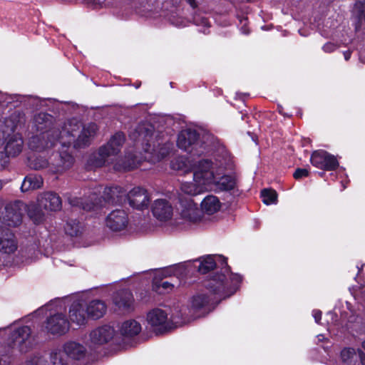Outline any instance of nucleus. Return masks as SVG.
I'll use <instances>...</instances> for the list:
<instances>
[{
	"instance_id": "nucleus-1",
	"label": "nucleus",
	"mask_w": 365,
	"mask_h": 365,
	"mask_svg": "<svg viewBox=\"0 0 365 365\" xmlns=\"http://www.w3.org/2000/svg\"><path fill=\"white\" fill-rule=\"evenodd\" d=\"M241 280V276L230 273L227 268L225 272L215 274L205 282L203 288L190 297L187 307L190 317L184 318L180 312L173 313L170 317V321L176 325H181L189 322L190 319L205 316L220 301L233 294Z\"/></svg>"
},
{
	"instance_id": "nucleus-2",
	"label": "nucleus",
	"mask_w": 365,
	"mask_h": 365,
	"mask_svg": "<svg viewBox=\"0 0 365 365\" xmlns=\"http://www.w3.org/2000/svg\"><path fill=\"white\" fill-rule=\"evenodd\" d=\"M81 128V124L77 120H69L61 130L51 129L31 136L28 141L29 148L34 152L50 154L53 149L59 153L60 147L63 150L68 149L71 144L75 148L86 146L96 134L97 125L89 123L80 133Z\"/></svg>"
},
{
	"instance_id": "nucleus-3",
	"label": "nucleus",
	"mask_w": 365,
	"mask_h": 365,
	"mask_svg": "<svg viewBox=\"0 0 365 365\" xmlns=\"http://www.w3.org/2000/svg\"><path fill=\"white\" fill-rule=\"evenodd\" d=\"M125 140L122 133H115L108 143L101 147L98 153H94L89 159V163L93 167H101L106 165L114 164L116 170H128L137 167L138 163L131 156H128L125 161L117 158L120 148Z\"/></svg>"
},
{
	"instance_id": "nucleus-4",
	"label": "nucleus",
	"mask_w": 365,
	"mask_h": 365,
	"mask_svg": "<svg viewBox=\"0 0 365 365\" xmlns=\"http://www.w3.org/2000/svg\"><path fill=\"white\" fill-rule=\"evenodd\" d=\"M24 120V115L19 111H14L9 117L0 120V131L1 138H4L1 148L9 158L16 157L23 150V138L16 130Z\"/></svg>"
},
{
	"instance_id": "nucleus-5",
	"label": "nucleus",
	"mask_w": 365,
	"mask_h": 365,
	"mask_svg": "<svg viewBox=\"0 0 365 365\" xmlns=\"http://www.w3.org/2000/svg\"><path fill=\"white\" fill-rule=\"evenodd\" d=\"M68 302H70L68 299H56L35 312V314L40 315L44 312H49V317L45 322V328L48 333L53 335H63L68 331L69 321L64 313Z\"/></svg>"
},
{
	"instance_id": "nucleus-6",
	"label": "nucleus",
	"mask_w": 365,
	"mask_h": 365,
	"mask_svg": "<svg viewBox=\"0 0 365 365\" xmlns=\"http://www.w3.org/2000/svg\"><path fill=\"white\" fill-rule=\"evenodd\" d=\"M210 160H199L193 173L192 181L182 182L181 191L187 195L195 196L210 190L213 180V170H210Z\"/></svg>"
},
{
	"instance_id": "nucleus-7",
	"label": "nucleus",
	"mask_w": 365,
	"mask_h": 365,
	"mask_svg": "<svg viewBox=\"0 0 365 365\" xmlns=\"http://www.w3.org/2000/svg\"><path fill=\"white\" fill-rule=\"evenodd\" d=\"M210 169L213 170V180L210 190L215 188L221 191H227L234 189L236 185L235 175L224 174L220 176L222 170H232L234 164L230 156L225 153L222 160L217 159L215 163L210 161Z\"/></svg>"
},
{
	"instance_id": "nucleus-8",
	"label": "nucleus",
	"mask_w": 365,
	"mask_h": 365,
	"mask_svg": "<svg viewBox=\"0 0 365 365\" xmlns=\"http://www.w3.org/2000/svg\"><path fill=\"white\" fill-rule=\"evenodd\" d=\"M53 159L48 163L41 156L31 157L29 158V165L34 170L47 169L50 173H62L69 168L73 163V158L66 150H61L59 153H52Z\"/></svg>"
},
{
	"instance_id": "nucleus-9",
	"label": "nucleus",
	"mask_w": 365,
	"mask_h": 365,
	"mask_svg": "<svg viewBox=\"0 0 365 365\" xmlns=\"http://www.w3.org/2000/svg\"><path fill=\"white\" fill-rule=\"evenodd\" d=\"M86 355V347L75 341L66 342L62 349L51 354V365H73V361H80Z\"/></svg>"
},
{
	"instance_id": "nucleus-10",
	"label": "nucleus",
	"mask_w": 365,
	"mask_h": 365,
	"mask_svg": "<svg viewBox=\"0 0 365 365\" xmlns=\"http://www.w3.org/2000/svg\"><path fill=\"white\" fill-rule=\"evenodd\" d=\"M9 330L11 335L9 339V346L20 352H26L33 346L31 330L29 326L18 327L13 324Z\"/></svg>"
},
{
	"instance_id": "nucleus-11",
	"label": "nucleus",
	"mask_w": 365,
	"mask_h": 365,
	"mask_svg": "<svg viewBox=\"0 0 365 365\" xmlns=\"http://www.w3.org/2000/svg\"><path fill=\"white\" fill-rule=\"evenodd\" d=\"M179 222H176L178 226L185 228L192 225H196L202 221V212L197 205L192 199H181L180 207Z\"/></svg>"
},
{
	"instance_id": "nucleus-12",
	"label": "nucleus",
	"mask_w": 365,
	"mask_h": 365,
	"mask_svg": "<svg viewBox=\"0 0 365 365\" xmlns=\"http://www.w3.org/2000/svg\"><path fill=\"white\" fill-rule=\"evenodd\" d=\"M25 210L26 205L22 202L7 203L0 208V221L7 226L16 227L21 224Z\"/></svg>"
},
{
	"instance_id": "nucleus-13",
	"label": "nucleus",
	"mask_w": 365,
	"mask_h": 365,
	"mask_svg": "<svg viewBox=\"0 0 365 365\" xmlns=\"http://www.w3.org/2000/svg\"><path fill=\"white\" fill-rule=\"evenodd\" d=\"M126 196V192L119 186L108 187L103 190V200L98 199V202L91 203H82L83 210H91L108 204H120Z\"/></svg>"
},
{
	"instance_id": "nucleus-14",
	"label": "nucleus",
	"mask_w": 365,
	"mask_h": 365,
	"mask_svg": "<svg viewBox=\"0 0 365 365\" xmlns=\"http://www.w3.org/2000/svg\"><path fill=\"white\" fill-rule=\"evenodd\" d=\"M199 135L196 130L187 128L180 132L178 136L177 145L179 148L192 153L193 155H200L204 151L198 150L202 145L198 142Z\"/></svg>"
},
{
	"instance_id": "nucleus-15",
	"label": "nucleus",
	"mask_w": 365,
	"mask_h": 365,
	"mask_svg": "<svg viewBox=\"0 0 365 365\" xmlns=\"http://www.w3.org/2000/svg\"><path fill=\"white\" fill-rule=\"evenodd\" d=\"M146 321L153 331L161 334L167 331L168 325V315L166 311L155 308L147 314Z\"/></svg>"
},
{
	"instance_id": "nucleus-16",
	"label": "nucleus",
	"mask_w": 365,
	"mask_h": 365,
	"mask_svg": "<svg viewBox=\"0 0 365 365\" xmlns=\"http://www.w3.org/2000/svg\"><path fill=\"white\" fill-rule=\"evenodd\" d=\"M311 163L313 166L324 170H333L339 166L335 156L323 150H316L312 154Z\"/></svg>"
},
{
	"instance_id": "nucleus-17",
	"label": "nucleus",
	"mask_w": 365,
	"mask_h": 365,
	"mask_svg": "<svg viewBox=\"0 0 365 365\" xmlns=\"http://www.w3.org/2000/svg\"><path fill=\"white\" fill-rule=\"evenodd\" d=\"M154 133L153 126L148 123H143L137 125V127L130 132V138L136 142L141 143L143 145L145 144V151L150 153L151 145L149 144L150 139Z\"/></svg>"
},
{
	"instance_id": "nucleus-18",
	"label": "nucleus",
	"mask_w": 365,
	"mask_h": 365,
	"mask_svg": "<svg viewBox=\"0 0 365 365\" xmlns=\"http://www.w3.org/2000/svg\"><path fill=\"white\" fill-rule=\"evenodd\" d=\"M68 314L71 322L80 326L86 324L88 319L86 301L82 298L74 299L70 305Z\"/></svg>"
},
{
	"instance_id": "nucleus-19",
	"label": "nucleus",
	"mask_w": 365,
	"mask_h": 365,
	"mask_svg": "<svg viewBox=\"0 0 365 365\" xmlns=\"http://www.w3.org/2000/svg\"><path fill=\"white\" fill-rule=\"evenodd\" d=\"M152 213L154 217L162 223L170 221L173 215V207L165 199H158L152 205Z\"/></svg>"
},
{
	"instance_id": "nucleus-20",
	"label": "nucleus",
	"mask_w": 365,
	"mask_h": 365,
	"mask_svg": "<svg viewBox=\"0 0 365 365\" xmlns=\"http://www.w3.org/2000/svg\"><path fill=\"white\" fill-rule=\"evenodd\" d=\"M106 224L113 232L123 230L128 225V215L122 210H113L106 217Z\"/></svg>"
},
{
	"instance_id": "nucleus-21",
	"label": "nucleus",
	"mask_w": 365,
	"mask_h": 365,
	"mask_svg": "<svg viewBox=\"0 0 365 365\" xmlns=\"http://www.w3.org/2000/svg\"><path fill=\"white\" fill-rule=\"evenodd\" d=\"M128 199L131 207L143 210L147 208L150 203V196L148 192L142 187H134L128 194Z\"/></svg>"
},
{
	"instance_id": "nucleus-22",
	"label": "nucleus",
	"mask_w": 365,
	"mask_h": 365,
	"mask_svg": "<svg viewBox=\"0 0 365 365\" xmlns=\"http://www.w3.org/2000/svg\"><path fill=\"white\" fill-rule=\"evenodd\" d=\"M115 335L114 329L109 325H103L93 329L90 334L91 342L94 345H101L108 342Z\"/></svg>"
},
{
	"instance_id": "nucleus-23",
	"label": "nucleus",
	"mask_w": 365,
	"mask_h": 365,
	"mask_svg": "<svg viewBox=\"0 0 365 365\" xmlns=\"http://www.w3.org/2000/svg\"><path fill=\"white\" fill-rule=\"evenodd\" d=\"M38 205L46 210L56 212L61 210L62 202L61 197L57 194L47 192L42 194L38 198Z\"/></svg>"
},
{
	"instance_id": "nucleus-24",
	"label": "nucleus",
	"mask_w": 365,
	"mask_h": 365,
	"mask_svg": "<svg viewBox=\"0 0 365 365\" xmlns=\"http://www.w3.org/2000/svg\"><path fill=\"white\" fill-rule=\"evenodd\" d=\"M17 241L14 235L9 230L0 228V252L11 254L17 250Z\"/></svg>"
},
{
	"instance_id": "nucleus-25",
	"label": "nucleus",
	"mask_w": 365,
	"mask_h": 365,
	"mask_svg": "<svg viewBox=\"0 0 365 365\" xmlns=\"http://www.w3.org/2000/svg\"><path fill=\"white\" fill-rule=\"evenodd\" d=\"M198 162L199 160L196 161L182 156L173 160L170 166L173 170L179 172L180 174H187L192 171L194 173Z\"/></svg>"
},
{
	"instance_id": "nucleus-26",
	"label": "nucleus",
	"mask_w": 365,
	"mask_h": 365,
	"mask_svg": "<svg viewBox=\"0 0 365 365\" xmlns=\"http://www.w3.org/2000/svg\"><path fill=\"white\" fill-rule=\"evenodd\" d=\"M113 302L120 309H129L133 305L134 299L130 290L123 289L114 294Z\"/></svg>"
},
{
	"instance_id": "nucleus-27",
	"label": "nucleus",
	"mask_w": 365,
	"mask_h": 365,
	"mask_svg": "<svg viewBox=\"0 0 365 365\" xmlns=\"http://www.w3.org/2000/svg\"><path fill=\"white\" fill-rule=\"evenodd\" d=\"M86 307L88 318L92 319L101 318L107 309L105 302L100 299H93L88 303L86 302Z\"/></svg>"
},
{
	"instance_id": "nucleus-28",
	"label": "nucleus",
	"mask_w": 365,
	"mask_h": 365,
	"mask_svg": "<svg viewBox=\"0 0 365 365\" xmlns=\"http://www.w3.org/2000/svg\"><path fill=\"white\" fill-rule=\"evenodd\" d=\"M198 261L200 263L198 270L202 274H205L212 269L216 266L217 262H220L222 265L227 264L225 259L221 256L207 255L200 257Z\"/></svg>"
},
{
	"instance_id": "nucleus-29",
	"label": "nucleus",
	"mask_w": 365,
	"mask_h": 365,
	"mask_svg": "<svg viewBox=\"0 0 365 365\" xmlns=\"http://www.w3.org/2000/svg\"><path fill=\"white\" fill-rule=\"evenodd\" d=\"M53 121L51 115L45 113H40L36 115L33 120V129L40 133L51 130L50 128Z\"/></svg>"
},
{
	"instance_id": "nucleus-30",
	"label": "nucleus",
	"mask_w": 365,
	"mask_h": 365,
	"mask_svg": "<svg viewBox=\"0 0 365 365\" xmlns=\"http://www.w3.org/2000/svg\"><path fill=\"white\" fill-rule=\"evenodd\" d=\"M221 207V202L217 197L210 195L206 196L201 202L202 211L208 215H214L217 212Z\"/></svg>"
},
{
	"instance_id": "nucleus-31",
	"label": "nucleus",
	"mask_w": 365,
	"mask_h": 365,
	"mask_svg": "<svg viewBox=\"0 0 365 365\" xmlns=\"http://www.w3.org/2000/svg\"><path fill=\"white\" fill-rule=\"evenodd\" d=\"M142 329L140 323L135 319H128L122 323L120 331L125 336H134L138 335Z\"/></svg>"
},
{
	"instance_id": "nucleus-32",
	"label": "nucleus",
	"mask_w": 365,
	"mask_h": 365,
	"mask_svg": "<svg viewBox=\"0 0 365 365\" xmlns=\"http://www.w3.org/2000/svg\"><path fill=\"white\" fill-rule=\"evenodd\" d=\"M43 178L40 175H29L22 182L21 189L22 192L40 188L43 185Z\"/></svg>"
},
{
	"instance_id": "nucleus-33",
	"label": "nucleus",
	"mask_w": 365,
	"mask_h": 365,
	"mask_svg": "<svg viewBox=\"0 0 365 365\" xmlns=\"http://www.w3.org/2000/svg\"><path fill=\"white\" fill-rule=\"evenodd\" d=\"M28 215L35 224H40L45 219L43 212L35 205H30L28 207Z\"/></svg>"
},
{
	"instance_id": "nucleus-34",
	"label": "nucleus",
	"mask_w": 365,
	"mask_h": 365,
	"mask_svg": "<svg viewBox=\"0 0 365 365\" xmlns=\"http://www.w3.org/2000/svg\"><path fill=\"white\" fill-rule=\"evenodd\" d=\"M83 226L81 223L76 220H71L67 222L65 226L66 232L71 236H77L81 232Z\"/></svg>"
},
{
	"instance_id": "nucleus-35",
	"label": "nucleus",
	"mask_w": 365,
	"mask_h": 365,
	"mask_svg": "<svg viewBox=\"0 0 365 365\" xmlns=\"http://www.w3.org/2000/svg\"><path fill=\"white\" fill-rule=\"evenodd\" d=\"M172 150V144L169 143H165L161 148H160L158 150H153L152 159L153 160H160L165 158L169 155L170 152Z\"/></svg>"
},
{
	"instance_id": "nucleus-36",
	"label": "nucleus",
	"mask_w": 365,
	"mask_h": 365,
	"mask_svg": "<svg viewBox=\"0 0 365 365\" xmlns=\"http://www.w3.org/2000/svg\"><path fill=\"white\" fill-rule=\"evenodd\" d=\"M173 288L174 284L168 281H155L153 284V289L160 294L168 293L171 292Z\"/></svg>"
},
{
	"instance_id": "nucleus-37",
	"label": "nucleus",
	"mask_w": 365,
	"mask_h": 365,
	"mask_svg": "<svg viewBox=\"0 0 365 365\" xmlns=\"http://www.w3.org/2000/svg\"><path fill=\"white\" fill-rule=\"evenodd\" d=\"M261 197L262 199V202L267 205L276 204L277 201V192L273 190H263L261 192Z\"/></svg>"
},
{
	"instance_id": "nucleus-38",
	"label": "nucleus",
	"mask_w": 365,
	"mask_h": 365,
	"mask_svg": "<svg viewBox=\"0 0 365 365\" xmlns=\"http://www.w3.org/2000/svg\"><path fill=\"white\" fill-rule=\"evenodd\" d=\"M354 13L360 19L365 21V0H356L354 7Z\"/></svg>"
},
{
	"instance_id": "nucleus-39",
	"label": "nucleus",
	"mask_w": 365,
	"mask_h": 365,
	"mask_svg": "<svg viewBox=\"0 0 365 365\" xmlns=\"http://www.w3.org/2000/svg\"><path fill=\"white\" fill-rule=\"evenodd\" d=\"M356 356V351L353 348H344L341 351V359L343 362L348 363Z\"/></svg>"
},
{
	"instance_id": "nucleus-40",
	"label": "nucleus",
	"mask_w": 365,
	"mask_h": 365,
	"mask_svg": "<svg viewBox=\"0 0 365 365\" xmlns=\"http://www.w3.org/2000/svg\"><path fill=\"white\" fill-rule=\"evenodd\" d=\"M9 157L3 151L2 148H0V170L5 169L9 164Z\"/></svg>"
},
{
	"instance_id": "nucleus-41",
	"label": "nucleus",
	"mask_w": 365,
	"mask_h": 365,
	"mask_svg": "<svg viewBox=\"0 0 365 365\" xmlns=\"http://www.w3.org/2000/svg\"><path fill=\"white\" fill-rule=\"evenodd\" d=\"M308 170L307 169H302V168H299L297 169L294 173V178L295 179H299V178H301L302 177H306L308 175Z\"/></svg>"
},
{
	"instance_id": "nucleus-42",
	"label": "nucleus",
	"mask_w": 365,
	"mask_h": 365,
	"mask_svg": "<svg viewBox=\"0 0 365 365\" xmlns=\"http://www.w3.org/2000/svg\"><path fill=\"white\" fill-rule=\"evenodd\" d=\"M336 48V46L332 43H327L323 46V50L327 53H331V52L334 51Z\"/></svg>"
},
{
	"instance_id": "nucleus-43",
	"label": "nucleus",
	"mask_w": 365,
	"mask_h": 365,
	"mask_svg": "<svg viewBox=\"0 0 365 365\" xmlns=\"http://www.w3.org/2000/svg\"><path fill=\"white\" fill-rule=\"evenodd\" d=\"M312 316L317 323H319L322 317V312L319 310H314L312 312Z\"/></svg>"
},
{
	"instance_id": "nucleus-44",
	"label": "nucleus",
	"mask_w": 365,
	"mask_h": 365,
	"mask_svg": "<svg viewBox=\"0 0 365 365\" xmlns=\"http://www.w3.org/2000/svg\"><path fill=\"white\" fill-rule=\"evenodd\" d=\"M362 347L365 350V341L362 343ZM359 354L363 365H365V356L361 351H359Z\"/></svg>"
},
{
	"instance_id": "nucleus-45",
	"label": "nucleus",
	"mask_w": 365,
	"mask_h": 365,
	"mask_svg": "<svg viewBox=\"0 0 365 365\" xmlns=\"http://www.w3.org/2000/svg\"><path fill=\"white\" fill-rule=\"evenodd\" d=\"M70 204L72 206H78L80 205V202L78 199H73L70 200Z\"/></svg>"
},
{
	"instance_id": "nucleus-46",
	"label": "nucleus",
	"mask_w": 365,
	"mask_h": 365,
	"mask_svg": "<svg viewBox=\"0 0 365 365\" xmlns=\"http://www.w3.org/2000/svg\"><path fill=\"white\" fill-rule=\"evenodd\" d=\"M344 56L346 61H348L351 57V51H346L344 53Z\"/></svg>"
},
{
	"instance_id": "nucleus-47",
	"label": "nucleus",
	"mask_w": 365,
	"mask_h": 365,
	"mask_svg": "<svg viewBox=\"0 0 365 365\" xmlns=\"http://www.w3.org/2000/svg\"><path fill=\"white\" fill-rule=\"evenodd\" d=\"M317 339H318V341H324L325 340H327V339L324 337V336L323 334H319L317 335Z\"/></svg>"
},
{
	"instance_id": "nucleus-48",
	"label": "nucleus",
	"mask_w": 365,
	"mask_h": 365,
	"mask_svg": "<svg viewBox=\"0 0 365 365\" xmlns=\"http://www.w3.org/2000/svg\"><path fill=\"white\" fill-rule=\"evenodd\" d=\"M187 1V3L192 7H195V0H186Z\"/></svg>"
},
{
	"instance_id": "nucleus-49",
	"label": "nucleus",
	"mask_w": 365,
	"mask_h": 365,
	"mask_svg": "<svg viewBox=\"0 0 365 365\" xmlns=\"http://www.w3.org/2000/svg\"><path fill=\"white\" fill-rule=\"evenodd\" d=\"M241 30H242V32L245 34H249V30L246 28L242 27Z\"/></svg>"
},
{
	"instance_id": "nucleus-50",
	"label": "nucleus",
	"mask_w": 365,
	"mask_h": 365,
	"mask_svg": "<svg viewBox=\"0 0 365 365\" xmlns=\"http://www.w3.org/2000/svg\"><path fill=\"white\" fill-rule=\"evenodd\" d=\"M202 23L205 24V25H207L208 24V22L207 21V19H202Z\"/></svg>"
},
{
	"instance_id": "nucleus-51",
	"label": "nucleus",
	"mask_w": 365,
	"mask_h": 365,
	"mask_svg": "<svg viewBox=\"0 0 365 365\" xmlns=\"http://www.w3.org/2000/svg\"><path fill=\"white\" fill-rule=\"evenodd\" d=\"M3 185H4L3 181L0 180V190L2 189Z\"/></svg>"
},
{
	"instance_id": "nucleus-52",
	"label": "nucleus",
	"mask_w": 365,
	"mask_h": 365,
	"mask_svg": "<svg viewBox=\"0 0 365 365\" xmlns=\"http://www.w3.org/2000/svg\"><path fill=\"white\" fill-rule=\"evenodd\" d=\"M328 315H329L331 317H333L334 314L332 312H329V313H328Z\"/></svg>"
},
{
	"instance_id": "nucleus-53",
	"label": "nucleus",
	"mask_w": 365,
	"mask_h": 365,
	"mask_svg": "<svg viewBox=\"0 0 365 365\" xmlns=\"http://www.w3.org/2000/svg\"><path fill=\"white\" fill-rule=\"evenodd\" d=\"M91 200H96V195H93V196L91 197Z\"/></svg>"
},
{
	"instance_id": "nucleus-54",
	"label": "nucleus",
	"mask_w": 365,
	"mask_h": 365,
	"mask_svg": "<svg viewBox=\"0 0 365 365\" xmlns=\"http://www.w3.org/2000/svg\"><path fill=\"white\" fill-rule=\"evenodd\" d=\"M342 185H343V189H344L346 187V185L344 184V182H342Z\"/></svg>"
}]
</instances>
